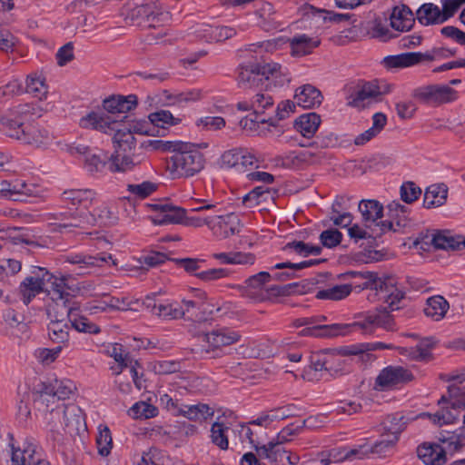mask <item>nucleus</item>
Instances as JSON below:
<instances>
[{"instance_id": "nucleus-48", "label": "nucleus", "mask_w": 465, "mask_h": 465, "mask_svg": "<svg viewBox=\"0 0 465 465\" xmlns=\"http://www.w3.org/2000/svg\"><path fill=\"white\" fill-rule=\"evenodd\" d=\"M228 430L229 427L219 421L214 422L211 428L212 442L223 450H227L229 447Z\"/></svg>"}, {"instance_id": "nucleus-56", "label": "nucleus", "mask_w": 465, "mask_h": 465, "mask_svg": "<svg viewBox=\"0 0 465 465\" xmlns=\"http://www.w3.org/2000/svg\"><path fill=\"white\" fill-rule=\"evenodd\" d=\"M285 250H292L296 253L304 257L309 255H319L322 252V247L319 245H312L303 242H292L285 245Z\"/></svg>"}, {"instance_id": "nucleus-62", "label": "nucleus", "mask_w": 465, "mask_h": 465, "mask_svg": "<svg viewBox=\"0 0 465 465\" xmlns=\"http://www.w3.org/2000/svg\"><path fill=\"white\" fill-rule=\"evenodd\" d=\"M13 115L19 117L18 121L22 122V120H30L33 118H39L41 114V109L35 104H19L14 110Z\"/></svg>"}, {"instance_id": "nucleus-45", "label": "nucleus", "mask_w": 465, "mask_h": 465, "mask_svg": "<svg viewBox=\"0 0 465 465\" xmlns=\"http://www.w3.org/2000/svg\"><path fill=\"white\" fill-rule=\"evenodd\" d=\"M352 291L351 284H340L317 292L316 298L339 301L346 298Z\"/></svg>"}, {"instance_id": "nucleus-54", "label": "nucleus", "mask_w": 465, "mask_h": 465, "mask_svg": "<svg viewBox=\"0 0 465 465\" xmlns=\"http://www.w3.org/2000/svg\"><path fill=\"white\" fill-rule=\"evenodd\" d=\"M158 410L153 404L139 401L130 409V414L135 419H150L157 415Z\"/></svg>"}, {"instance_id": "nucleus-26", "label": "nucleus", "mask_w": 465, "mask_h": 465, "mask_svg": "<svg viewBox=\"0 0 465 465\" xmlns=\"http://www.w3.org/2000/svg\"><path fill=\"white\" fill-rule=\"evenodd\" d=\"M262 79L259 67L256 64L242 65L238 69L237 83L242 89L258 87Z\"/></svg>"}, {"instance_id": "nucleus-15", "label": "nucleus", "mask_w": 465, "mask_h": 465, "mask_svg": "<svg viewBox=\"0 0 465 465\" xmlns=\"http://www.w3.org/2000/svg\"><path fill=\"white\" fill-rule=\"evenodd\" d=\"M49 275L52 277L49 281H45V285L50 284L51 288V298L56 306H63L64 310L69 307V304L76 302L74 296L69 292V287L66 283V277H58L49 272Z\"/></svg>"}, {"instance_id": "nucleus-9", "label": "nucleus", "mask_w": 465, "mask_h": 465, "mask_svg": "<svg viewBox=\"0 0 465 465\" xmlns=\"http://www.w3.org/2000/svg\"><path fill=\"white\" fill-rule=\"evenodd\" d=\"M11 465H51L41 450L33 442H25L23 448L10 444Z\"/></svg>"}, {"instance_id": "nucleus-13", "label": "nucleus", "mask_w": 465, "mask_h": 465, "mask_svg": "<svg viewBox=\"0 0 465 465\" xmlns=\"http://www.w3.org/2000/svg\"><path fill=\"white\" fill-rule=\"evenodd\" d=\"M241 229L242 224L240 219L234 213L212 217L210 230L215 236L221 239H226L238 234Z\"/></svg>"}, {"instance_id": "nucleus-49", "label": "nucleus", "mask_w": 465, "mask_h": 465, "mask_svg": "<svg viewBox=\"0 0 465 465\" xmlns=\"http://www.w3.org/2000/svg\"><path fill=\"white\" fill-rule=\"evenodd\" d=\"M407 420L401 413L391 414L383 421L384 430L390 436H398L405 429Z\"/></svg>"}, {"instance_id": "nucleus-22", "label": "nucleus", "mask_w": 465, "mask_h": 465, "mask_svg": "<svg viewBox=\"0 0 465 465\" xmlns=\"http://www.w3.org/2000/svg\"><path fill=\"white\" fill-rule=\"evenodd\" d=\"M431 243L436 249L460 250L465 247V237L443 231L432 235Z\"/></svg>"}, {"instance_id": "nucleus-18", "label": "nucleus", "mask_w": 465, "mask_h": 465, "mask_svg": "<svg viewBox=\"0 0 465 465\" xmlns=\"http://www.w3.org/2000/svg\"><path fill=\"white\" fill-rule=\"evenodd\" d=\"M62 315H66L71 328H74L79 332L85 333H98L100 331L99 328L91 322L87 318L80 316L78 314L79 305L77 302L69 304V307L64 310Z\"/></svg>"}, {"instance_id": "nucleus-1", "label": "nucleus", "mask_w": 465, "mask_h": 465, "mask_svg": "<svg viewBox=\"0 0 465 465\" xmlns=\"http://www.w3.org/2000/svg\"><path fill=\"white\" fill-rule=\"evenodd\" d=\"M351 275L354 277H359L363 280V282L359 285L361 289H370L374 291V295L377 296L379 301H382L383 303L387 304L385 307L377 308L374 312H369L364 315L358 316V321H363L367 315L370 314H377L381 312H386L393 321L392 316L391 315V312L399 310L401 306L399 305L401 301L404 298V293L395 287L393 284L386 282L381 278L378 276L377 273L372 272H349ZM394 322H392L391 326L390 328H385L386 330H391L393 327Z\"/></svg>"}, {"instance_id": "nucleus-25", "label": "nucleus", "mask_w": 465, "mask_h": 465, "mask_svg": "<svg viewBox=\"0 0 465 465\" xmlns=\"http://www.w3.org/2000/svg\"><path fill=\"white\" fill-rule=\"evenodd\" d=\"M294 99L302 108H313L319 106L322 101L321 92L311 84H305L296 91Z\"/></svg>"}, {"instance_id": "nucleus-33", "label": "nucleus", "mask_w": 465, "mask_h": 465, "mask_svg": "<svg viewBox=\"0 0 465 465\" xmlns=\"http://www.w3.org/2000/svg\"><path fill=\"white\" fill-rule=\"evenodd\" d=\"M316 263H319V260H310V261H304V262H297V263H293V262H290L277 263L273 266L274 269H277V270L289 269L290 271L283 272H275L274 274L272 275V279L275 280V281L285 282L287 280L294 278L296 271L310 267L311 265L316 264Z\"/></svg>"}, {"instance_id": "nucleus-47", "label": "nucleus", "mask_w": 465, "mask_h": 465, "mask_svg": "<svg viewBox=\"0 0 465 465\" xmlns=\"http://www.w3.org/2000/svg\"><path fill=\"white\" fill-rule=\"evenodd\" d=\"M18 405H17V416L20 420L25 421L31 415V410L29 403L31 401V392L28 386L18 387Z\"/></svg>"}, {"instance_id": "nucleus-52", "label": "nucleus", "mask_w": 465, "mask_h": 465, "mask_svg": "<svg viewBox=\"0 0 465 465\" xmlns=\"http://www.w3.org/2000/svg\"><path fill=\"white\" fill-rule=\"evenodd\" d=\"M91 215L95 218L94 223H98L100 225H112L117 221L115 213L113 212L110 206L106 203H103L97 207Z\"/></svg>"}, {"instance_id": "nucleus-43", "label": "nucleus", "mask_w": 465, "mask_h": 465, "mask_svg": "<svg viewBox=\"0 0 465 465\" xmlns=\"http://www.w3.org/2000/svg\"><path fill=\"white\" fill-rule=\"evenodd\" d=\"M26 93L33 96L43 100L46 98L47 85L45 83V78L37 74L28 75L26 79Z\"/></svg>"}, {"instance_id": "nucleus-10", "label": "nucleus", "mask_w": 465, "mask_h": 465, "mask_svg": "<svg viewBox=\"0 0 465 465\" xmlns=\"http://www.w3.org/2000/svg\"><path fill=\"white\" fill-rule=\"evenodd\" d=\"M413 97L425 104H443L455 100L457 92L448 85L433 84L415 89Z\"/></svg>"}, {"instance_id": "nucleus-3", "label": "nucleus", "mask_w": 465, "mask_h": 465, "mask_svg": "<svg viewBox=\"0 0 465 465\" xmlns=\"http://www.w3.org/2000/svg\"><path fill=\"white\" fill-rule=\"evenodd\" d=\"M121 119H112L104 114L89 113L81 118L79 124L83 128L94 129L105 134L114 133L113 137L115 151L129 153L135 145V138L130 129L124 126Z\"/></svg>"}, {"instance_id": "nucleus-16", "label": "nucleus", "mask_w": 465, "mask_h": 465, "mask_svg": "<svg viewBox=\"0 0 465 465\" xmlns=\"http://www.w3.org/2000/svg\"><path fill=\"white\" fill-rule=\"evenodd\" d=\"M156 213L153 222L158 225L183 223L186 210L167 203H156L153 205Z\"/></svg>"}, {"instance_id": "nucleus-32", "label": "nucleus", "mask_w": 465, "mask_h": 465, "mask_svg": "<svg viewBox=\"0 0 465 465\" xmlns=\"http://www.w3.org/2000/svg\"><path fill=\"white\" fill-rule=\"evenodd\" d=\"M449 308L450 304L444 297L435 295L427 300L424 313L427 317L438 322L444 318Z\"/></svg>"}, {"instance_id": "nucleus-44", "label": "nucleus", "mask_w": 465, "mask_h": 465, "mask_svg": "<svg viewBox=\"0 0 465 465\" xmlns=\"http://www.w3.org/2000/svg\"><path fill=\"white\" fill-rule=\"evenodd\" d=\"M148 3L137 5L129 10L125 21L131 25L148 27Z\"/></svg>"}, {"instance_id": "nucleus-57", "label": "nucleus", "mask_w": 465, "mask_h": 465, "mask_svg": "<svg viewBox=\"0 0 465 465\" xmlns=\"http://www.w3.org/2000/svg\"><path fill=\"white\" fill-rule=\"evenodd\" d=\"M269 193L268 188L257 186L242 197V203L247 207H253L261 202L266 201V196Z\"/></svg>"}, {"instance_id": "nucleus-64", "label": "nucleus", "mask_w": 465, "mask_h": 465, "mask_svg": "<svg viewBox=\"0 0 465 465\" xmlns=\"http://www.w3.org/2000/svg\"><path fill=\"white\" fill-rule=\"evenodd\" d=\"M421 193L420 187L412 182L404 183L401 187V198L406 203H412Z\"/></svg>"}, {"instance_id": "nucleus-50", "label": "nucleus", "mask_w": 465, "mask_h": 465, "mask_svg": "<svg viewBox=\"0 0 465 465\" xmlns=\"http://www.w3.org/2000/svg\"><path fill=\"white\" fill-rule=\"evenodd\" d=\"M96 445L98 453L101 456L106 457L110 454L113 447V439L108 427H99V433L96 437Z\"/></svg>"}, {"instance_id": "nucleus-27", "label": "nucleus", "mask_w": 465, "mask_h": 465, "mask_svg": "<svg viewBox=\"0 0 465 465\" xmlns=\"http://www.w3.org/2000/svg\"><path fill=\"white\" fill-rule=\"evenodd\" d=\"M289 42L292 56H303L309 54L320 45L319 39L312 38L304 34L293 36L289 40Z\"/></svg>"}, {"instance_id": "nucleus-11", "label": "nucleus", "mask_w": 465, "mask_h": 465, "mask_svg": "<svg viewBox=\"0 0 465 465\" xmlns=\"http://www.w3.org/2000/svg\"><path fill=\"white\" fill-rule=\"evenodd\" d=\"M241 335L229 328H218L203 334V340L208 344L206 354L216 352L222 347L230 346L239 341Z\"/></svg>"}, {"instance_id": "nucleus-35", "label": "nucleus", "mask_w": 465, "mask_h": 465, "mask_svg": "<svg viewBox=\"0 0 465 465\" xmlns=\"http://www.w3.org/2000/svg\"><path fill=\"white\" fill-rule=\"evenodd\" d=\"M321 124L320 115L310 113L300 116L295 121V128L304 137L311 138L314 135Z\"/></svg>"}, {"instance_id": "nucleus-31", "label": "nucleus", "mask_w": 465, "mask_h": 465, "mask_svg": "<svg viewBox=\"0 0 465 465\" xmlns=\"http://www.w3.org/2000/svg\"><path fill=\"white\" fill-rule=\"evenodd\" d=\"M141 163L142 159L138 156H130L127 153L115 151L110 157L109 169L112 172H126Z\"/></svg>"}, {"instance_id": "nucleus-17", "label": "nucleus", "mask_w": 465, "mask_h": 465, "mask_svg": "<svg viewBox=\"0 0 465 465\" xmlns=\"http://www.w3.org/2000/svg\"><path fill=\"white\" fill-rule=\"evenodd\" d=\"M415 15L405 5L393 7L390 15L391 26L398 32H406L412 28L415 22Z\"/></svg>"}, {"instance_id": "nucleus-53", "label": "nucleus", "mask_w": 465, "mask_h": 465, "mask_svg": "<svg viewBox=\"0 0 465 465\" xmlns=\"http://www.w3.org/2000/svg\"><path fill=\"white\" fill-rule=\"evenodd\" d=\"M274 101L267 93H258L252 100V110L254 115L265 114V111L273 107Z\"/></svg>"}, {"instance_id": "nucleus-61", "label": "nucleus", "mask_w": 465, "mask_h": 465, "mask_svg": "<svg viewBox=\"0 0 465 465\" xmlns=\"http://www.w3.org/2000/svg\"><path fill=\"white\" fill-rule=\"evenodd\" d=\"M269 422V425L275 420H282L289 417L296 415V408L293 405H285L278 407L269 411L264 412Z\"/></svg>"}, {"instance_id": "nucleus-2", "label": "nucleus", "mask_w": 465, "mask_h": 465, "mask_svg": "<svg viewBox=\"0 0 465 465\" xmlns=\"http://www.w3.org/2000/svg\"><path fill=\"white\" fill-rule=\"evenodd\" d=\"M392 320L386 312L367 315L363 321H356L350 324H330V325H313L302 329L300 336L314 337H335L345 335L353 330H361L363 333H372L378 327L390 328Z\"/></svg>"}, {"instance_id": "nucleus-21", "label": "nucleus", "mask_w": 465, "mask_h": 465, "mask_svg": "<svg viewBox=\"0 0 465 465\" xmlns=\"http://www.w3.org/2000/svg\"><path fill=\"white\" fill-rule=\"evenodd\" d=\"M75 390L76 387L71 380H55L45 387L41 398L47 401H49L47 397H56L58 400H65L68 399Z\"/></svg>"}, {"instance_id": "nucleus-12", "label": "nucleus", "mask_w": 465, "mask_h": 465, "mask_svg": "<svg viewBox=\"0 0 465 465\" xmlns=\"http://www.w3.org/2000/svg\"><path fill=\"white\" fill-rule=\"evenodd\" d=\"M0 193L13 201H25L27 197L35 196L39 190L34 183H27L23 180L1 181Z\"/></svg>"}, {"instance_id": "nucleus-37", "label": "nucleus", "mask_w": 465, "mask_h": 465, "mask_svg": "<svg viewBox=\"0 0 465 465\" xmlns=\"http://www.w3.org/2000/svg\"><path fill=\"white\" fill-rule=\"evenodd\" d=\"M148 27L163 26L171 21L170 13L159 3H148Z\"/></svg>"}, {"instance_id": "nucleus-29", "label": "nucleus", "mask_w": 465, "mask_h": 465, "mask_svg": "<svg viewBox=\"0 0 465 465\" xmlns=\"http://www.w3.org/2000/svg\"><path fill=\"white\" fill-rule=\"evenodd\" d=\"M112 260V255L109 253H100L96 256L75 254L66 257L65 262L79 265L80 269H89L96 266H102Z\"/></svg>"}, {"instance_id": "nucleus-28", "label": "nucleus", "mask_w": 465, "mask_h": 465, "mask_svg": "<svg viewBox=\"0 0 465 465\" xmlns=\"http://www.w3.org/2000/svg\"><path fill=\"white\" fill-rule=\"evenodd\" d=\"M448 197V187L444 183L430 185L424 193L423 205L426 208L442 206Z\"/></svg>"}, {"instance_id": "nucleus-7", "label": "nucleus", "mask_w": 465, "mask_h": 465, "mask_svg": "<svg viewBox=\"0 0 465 465\" xmlns=\"http://www.w3.org/2000/svg\"><path fill=\"white\" fill-rule=\"evenodd\" d=\"M32 273L35 276H28L20 283L19 292L23 302L27 305L37 294L45 289V281L52 277L49 271L44 267L35 266Z\"/></svg>"}, {"instance_id": "nucleus-6", "label": "nucleus", "mask_w": 465, "mask_h": 465, "mask_svg": "<svg viewBox=\"0 0 465 465\" xmlns=\"http://www.w3.org/2000/svg\"><path fill=\"white\" fill-rule=\"evenodd\" d=\"M53 418H63V430L70 435H78L86 430L83 411L74 404H60L51 410Z\"/></svg>"}, {"instance_id": "nucleus-41", "label": "nucleus", "mask_w": 465, "mask_h": 465, "mask_svg": "<svg viewBox=\"0 0 465 465\" xmlns=\"http://www.w3.org/2000/svg\"><path fill=\"white\" fill-rule=\"evenodd\" d=\"M259 67L261 77L266 80L272 79L279 84H283L284 82H290L285 72L282 71V65L277 63H267L264 64H256Z\"/></svg>"}, {"instance_id": "nucleus-40", "label": "nucleus", "mask_w": 465, "mask_h": 465, "mask_svg": "<svg viewBox=\"0 0 465 465\" xmlns=\"http://www.w3.org/2000/svg\"><path fill=\"white\" fill-rule=\"evenodd\" d=\"M255 450L260 458L268 459L272 462L282 461L286 457L287 452L282 445L270 441L267 444L259 446L255 445Z\"/></svg>"}, {"instance_id": "nucleus-59", "label": "nucleus", "mask_w": 465, "mask_h": 465, "mask_svg": "<svg viewBox=\"0 0 465 465\" xmlns=\"http://www.w3.org/2000/svg\"><path fill=\"white\" fill-rule=\"evenodd\" d=\"M448 394L453 411H465V387L456 385L449 386Z\"/></svg>"}, {"instance_id": "nucleus-60", "label": "nucleus", "mask_w": 465, "mask_h": 465, "mask_svg": "<svg viewBox=\"0 0 465 465\" xmlns=\"http://www.w3.org/2000/svg\"><path fill=\"white\" fill-rule=\"evenodd\" d=\"M460 416V410L456 411L452 410V406L450 408H442L431 416L432 421L440 426L443 424L454 423Z\"/></svg>"}, {"instance_id": "nucleus-20", "label": "nucleus", "mask_w": 465, "mask_h": 465, "mask_svg": "<svg viewBox=\"0 0 465 465\" xmlns=\"http://www.w3.org/2000/svg\"><path fill=\"white\" fill-rule=\"evenodd\" d=\"M418 457L426 465H443L446 460V450L436 443H423L417 449Z\"/></svg>"}, {"instance_id": "nucleus-5", "label": "nucleus", "mask_w": 465, "mask_h": 465, "mask_svg": "<svg viewBox=\"0 0 465 465\" xmlns=\"http://www.w3.org/2000/svg\"><path fill=\"white\" fill-rule=\"evenodd\" d=\"M0 123L3 130L9 137L15 138L25 144L46 150L54 143V135L45 127L37 124H25L20 121H14V119L7 116H2Z\"/></svg>"}, {"instance_id": "nucleus-30", "label": "nucleus", "mask_w": 465, "mask_h": 465, "mask_svg": "<svg viewBox=\"0 0 465 465\" xmlns=\"http://www.w3.org/2000/svg\"><path fill=\"white\" fill-rule=\"evenodd\" d=\"M63 200L72 205H80L86 210L94 199L95 193L92 190L72 189L63 193Z\"/></svg>"}, {"instance_id": "nucleus-55", "label": "nucleus", "mask_w": 465, "mask_h": 465, "mask_svg": "<svg viewBox=\"0 0 465 465\" xmlns=\"http://www.w3.org/2000/svg\"><path fill=\"white\" fill-rule=\"evenodd\" d=\"M156 190L157 184L150 181L127 185V191L134 196L140 199H144L150 196Z\"/></svg>"}, {"instance_id": "nucleus-8", "label": "nucleus", "mask_w": 465, "mask_h": 465, "mask_svg": "<svg viewBox=\"0 0 465 465\" xmlns=\"http://www.w3.org/2000/svg\"><path fill=\"white\" fill-rule=\"evenodd\" d=\"M55 215L58 222L54 224V231L59 232H73L74 228L86 229L95 222V218L83 209L74 213L63 212Z\"/></svg>"}, {"instance_id": "nucleus-14", "label": "nucleus", "mask_w": 465, "mask_h": 465, "mask_svg": "<svg viewBox=\"0 0 465 465\" xmlns=\"http://www.w3.org/2000/svg\"><path fill=\"white\" fill-rule=\"evenodd\" d=\"M412 379V373L407 369L401 366H389L380 372L376 378L375 385L383 391L411 381Z\"/></svg>"}, {"instance_id": "nucleus-63", "label": "nucleus", "mask_w": 465, "mask_h": 465, "mask_svg": "<svg viewBox=\"0 0 465 465\" xmlns=\"http://www.w3.org/2000/svg\"><path fill=\"white\" fill-rule=\"evenodd\" d=\"M277 165L285 168H297L300 167L303 162L302 161L301 152H290L284 155H280L275 158Z\"/></svg>"}, {"instance_id": "nucleus-4", "label": "nucleus", "mask_w": 465, "mask_h": 465, "mask_svg": "<svg viewBox=\"0 0 465 465\" xmlns=\"http://www.w3.org/2000/svg\"><path fill=\"white\" fill-rule=\"evenodd\" d=\"M205 164L202 152L195 144L180 143L166 161V171L172 179L189 178L199 173Z\"/></svg>"}, {"instance_id": "nucleus-34", "label": "nucleus", "mask_w": 465, "mask_h": 465, "mask_svg": "<svg viewBox=\"0 0 465 465\" xmlns=\"http://www.w3.org/2000/svg\"><path fill=\"white\" fill-rule=\"evenodd\" d=\"M178 413L191 420L202 421L212 417L214 411L207 404L199 403L195 405H182L178 409Z\"/></svg>"}, {"instance_id": "nucleus-23", "label": "nucleus", "mask_w": 465, "mask_h": 465, "mask_svg": "<svg viewBox=\"0 0 465 465\" xmlns=\"http://www.w3.org/2000/svg\"><path fill=\"white\" fill-rule=\"evenodd\" d=\"M415 17L420 25L429 26L443 24L445 16L441 15L440 8L438 5L426 3L419 7Z\"/></svg>"}, {"instance_id": "nucleus-58", "label": "nucleus", "mask_w": 465, "mask_h": 465, "mask_svg": "<svg viewBox=\"0 0 465 465\" xmlns=\"http://www.w3.org/2000/svg\"><path fill=\"white\" fill-rule=\"evenodd\" d=\"M151 123L157 126L165 128L167 125H175L179 123L169 111L161 110L149 114Z\"/></svg>"}, {"instance_id": "nucleus-24", "label": "nucleus", "mask_w": 465, "mask_h": 465, "mask_svg": "<svg viewBox=\"0 0 465 465\" xmlns=\"http://www.w3.org/2000/svg\"><path fill=\"white\" fill-rule=\"evenodd\" d=\"M359 211L366 228L372 225L383 215V206L376 200H362L359 203Z\"/></svg>"}, {"instance_id": "nucleus-39", "label": "nucleus", "mask_w": 465, "mask_h": 465, "mask_svg": "<svg viewBox=\"0 0 465 465\" xmlns=\"http://www.w3.org/2000/svg\"><path fill=\"white\" fill-rule=\"evenodd\" d=\"M68 319L63 318L61 321L50 322L48 324L49 338L58 343H64L69 340V331L71 325Z\"/></svg>"}, {"instance_id": "nucleus-42", "label": "nucleus", "mask_w": 465, "mask_h": 465, "mask_svg": "<svg viewBox=\"0 0 465 465\" xmlns=\"http://www.w3.org/2000/svg\"><path fill=\"white\" fill-rule=\"evenodd\" d=\"M329 361L313 357L311 365L304 371L303 378L309 381H317L324 377L330 371Z\"/></svg>"}, {"instance_id": "nucleus-19", "label": "nucleus", "mask_w": 465, "mask_h": 465, "mask_svg": "<svg viewBox=\"0 0 465 465\" xmlns=\"http://www.w3.org/2000/svg\"><path fill=\"white\" fill-rule=\"evenodd\" d=\"M136 105V96L129 95L124 96H113L104 101V109L105 112H96L97 114H104L110 116L112 119L116 114H124L131 111Z\"/></svg>"}, {"instance_id": "nucleus-51", "label": "nucleus", "mask_w": 465, "mask_h": 465, "mask_svg": "<svg viewBox=\"0 0 465 465\" xmlns=\"http://www.w3.org/2000/svg\"><path fill=\"white\" fill-rule=\"evenodd\" d=\"M155 315L165 320H176L184 317V312L177 302L159 303Z\"/></svg>"}, {"instance_id": "nucleus-36", "label": "nucleus", "mask_w": 465, "mask_h": 465, "mask_svg": "<svg viewBox=\"0 0 465 465\" xmlns=\"http://www.w3.org/2000/svg\"><path fill=\"white\" fill-rule=\"evenodd\" d=\"M108 159L110 158L106 153L92 150L84 160V167L90 174L94 175L104 170Z\"/></svg>"}, {"instance_id": "nucleus-38", "label": "nucleus", "mask_w": 465, "mask_h": 465, "mask_svg": "<svg viewBox=\"0 0 465 465\" xmlns=\"http://www.w3.org/2000/svg\"><path fill=\"white\" fill-rule=\"evenodd\" d=\"M381 94V92L375 84L365 83L356 92L355 95L351 97L348 104L353 107H364V102L366 100L377 97Z\"/></svg>"}, {"instance_id": "nucleus-46", "label": "nucleus", "mask_w": 465, "mask_h": 465, "mask_svg": "<svg viewBox=\"0 0 465 465\" xmlns=\"http://www.w3.org/2000/svg\"><path fill=\"white\" fill-rule=\"evenodd\" d=\"M411 53H403L397 55H389L383 58L381 64L387 69L406 68L413 66L415 61Z\"/></svg>"}]
</instances>
